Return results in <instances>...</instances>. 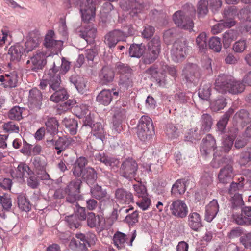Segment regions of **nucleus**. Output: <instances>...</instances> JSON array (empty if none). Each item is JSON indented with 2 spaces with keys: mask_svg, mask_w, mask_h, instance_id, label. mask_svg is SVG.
I'll return each mask as SVG.
<instances>
[{
  "mask_svg": "<svg viewBox=\"0 0 251 251\" xmlns=\"http://www.w3.org/2000/svg\"><path fill=\"white\" fill-rule=\"evenodd\" d=\"M70 69V62L64 57L56 55L52 57V66L48 75L49 87L54 92L50 97V100L55 102L63 101L68 99L66 90L61 85V75H65Z\"/></svg>",
  "mask_w": 251,
  "mask_h": 251,
  "instance_id": "1",
  "label": "nucleus"
},
{
  "mask_svg": "<svg viewBox=\"0 0 251 251\" xmlns=\"http://www.w3.org/2000/svg\"><path fill=\"white\" fill-rule=\"evenodd\" d=\"M215 89L223 94H237L244 91L245 86L240 81L236 80L232 76L222 74L215 79Z\"/></svg>",
  "mask_w": 251,
  "mask_h": 251,
  "instance_id": "2",
  "label": "nucleus"
},
{
  "mask_svg": "<svg viewBox=\"0 0 251 251\" xmlns=\"http://www.w3.org/2000/svg\"><path fill=\"white\" fill-rule=\"evenodd\" d=\"M153 133V127L151 119L147 116H142L137 126V133L139 139L144 142H148Z\"/></svg>",
  "mask_w": 251,
  "mask_h": 251,
  "instance_id": "3",
  "label": "nucleus"
},
{
  "mask_svg": "<svg viewBox=\"0 0 251 251\" xmlns=\"http://www.w3.org/2000/svg\"><path fill=\"white\" fill-rule=\"evenodd\" d=\"M173 20L175 25L179 28L192 31L194 26L192 15L182 10L176 11L172 16Z\"/></svg>",
  "mask_w": 251,
  "mask_h": 251,
  "instance_id": "4",
  "label": "nucleus"
},
{
  "mask_svg": "<svg viewBox=\"0 0 251 251\" xmlns=\"http://www.w3.org/2000/svg\"><path fill=\"white\" fill-rule=\"evenodd\" d=\"M138 169V165L136 161L132 158H128L123 161L121 164L119 174L121 176L131 180L135 179Z\"/></svg>",
  "mask_w": 251,
  "mask_h": 251,
  "instance_id": "5",
  "label": "nucleus"
},
{
  "mask_svg": "<svg viewBox=\"0 0 251 251\" xmlns=\"http://www.w3.org/2000/svg\"><path fill=\"white\" fill-rule=\"evenodd\" d=\"M188 50L187 42L186 39L181 38L176 40L171 50L172 59L176 62L181 61L186 55Z\"/></svg>",
  "mask_w": 251,
  "mask_h": 251,
  "instance_id": "6",
  "label": "nucleus"
},
{
  "mask_svg": "<svg viewBox=\"0 0 251 251\" xmlns=\"http://www.w3.org/2000/svg\"><path fill=\"white\" fill-rule=\"evenodd\" d=\"M160 52V41L157 37H154L148 43V50L144 56V62L150 64L153 62L158 57Z\"/></svg>",
  "mask_w": 251,
  "mask_h": 251,
  "instance_id": "7",
  "label": "nucleus"
},
{
  "mask_svg": "<svg viewBox=\"0 0 251 251\" xmlns=\"http://www.w3.org/2000/svg\"><path fill=\"white\" fill-rule=\"evenodd\" d=\"M136 237V230H134L131 234L127 235L117 231L113 236V242L118 249H122L125 248L126 246H132L133 242Z\"/></svg>",
  "mask_w": 251,
  "mask_h": 251,
  "instance_id": "8",
  "label": "nucleus"
},
{
  "mask_svg": "<svg viewBox=\"0 0 251 251\" xmlns=\"http://www.w3.org/2000/svg\"><path fill=\"white\" fill-rule=\"evenodd\" d=\"M43 100L42 93L37 88H33L29 91L28 105L31 110L38 111L41 109Z\"/></svg>",
  "mask_w": 251,
  "mask_h": 251,
  "instance_id": "9",
  "label": "nucleus"
},
{
  "mask_svg": "<svg viewBox=\"0 0 251 251\" xmlns=\"http://www.w3.org/2000/svg\"><path fill=\"white\" fill-rule=\"evenodd\" d=\"M100 0H86V4L80 5V12L82 20L88 22L92 20L95 16V6Z\"/></svg>",
  "mask_w": 251,
  "mask_h": 251,
  "instance_id": "10",
  "label": "nucleus"
},
{
  "mask_svg": "<svg viewBox=\"0 0 251 251\" xmlns=\"http://www.w3.org/2000/svg\"><path fill=\"white\" fill-rule=\"evenodd\" d=\"M81 181L79 179H75L71 181L65 189L67 196L66 201L70 203L76 202L80 193V186Z\"/></svg>",
  "mask_w": 251,
  "mask_h": 251,
  "instance_id": "11",
  "label": "nucleus"
},
{
  "mask_svg": "<svg viewBox=\"0 0 251 251\" xmlns=\"http://www.w3.org/2000/svg\"><path fill=\"white\" fill-rule=\"evenodd\" d=\"M167 206L169 207L172 215L179 218H185L188 212V207L183 201L177 200L172 201Z\"/></svg>",
  "mask_w": 251,
  "mask_h": 251,
  "instance_id": "12",
  "label": "nucleus"
},
{
  "mask_svg": "<svg viewBox=\"0 0 251 251\" xmlns=\"http://www.w3.org/2000/svg\"><path fill=\"white\" fill-rule=\"evenodd\" d=\"M182 75L187 82L196 84L200 76L199 68L196 64H187L183 70Z\"/></svg>",
  "mask_w": 251,
  "mask_h": 251,
  "instance_id": "13",
  "label": "nucleus"
},
{
  "mask_svg": "<svg viewBox=\"0 0 251 251\" xmlns=\"http://www.w3.org/2000/svg\"><path fill=\"white\" fill-rule=\"evenodd\" d=\"M46 54L42 51H37L35 54L30 58L26 64L33 71L41 70L46 64Z\"/></svg>",
  "mask_w": 251,
  "mask_h": 251,
  "instance_id": "14",
  "label": "nucleus"
},
{
  "mask_svg": "<svg viewBox=\"0 0 251 251\" xmlns=\"http://www.w3.org/2000/svg\"><path fill=\"white\" fill-rule=\"evenodd\" d=\"M216 148L215 140L211 135L208 134L202 139L200 151L202 155L206 156L213 151Z\"/></svg>",
  "mask_w": 251,
  "mask_h": 251,
  "instance_id": "15",
  "label": "nucleus"
},
{
  "mask_svg": "<svg viewBox=\"0 0 251 251\" xmlns=\"http://www.w3.org/2000/svg\"><path fill=\"white\" fill-rule=\"evenodd\" d=\"M124 38L125 34L123 32L120 30H114L105 35L104 42L111 48L115 47L119 41L123 40Z\"/></svg>",
  "mask_w": 251,
  "mask_h": 251,
  "instance_id": "16",
  "label": "nucleus"
},
{
  "mask_svg": "<svg viewBox=\"0 0 251 251\" xmlns=\"http://www.w3.org/2000/svg\"><path fill=\"white\" fill-rule=\"evenodd\" d=\"M237 14V10L233 6H230L224 9L223 12L224 19L222 21L225 23V25L226 28H230L235 25L236 22L234 18Z\"/></svg>",
  "mask_w": 251,
  "mask_h": 251,
  "instance_id": "17",
  "label": "nucleus"
},
{
  "mask_svg": "<svg viewBox=\"0 0 251 251\" xmlns=\"http://www.w3.org/2000/svg\"><path fill=\"white\" fill-rule=\"evenodd\" d=\"M79 35L86 41L91 42L96 37L97 30L93 25H88L77 29Z\"/></svg>",
  "mask_w": 251,
  "mask_h": 251,
  "instance_id": "18",
  "label": "nucleus"
},
{
  "mask_svg": "<svg viewBox=\"0 0 251 251\" xmlns=\"http://www.w3.org/2000/svg\"><path fill=\"white\" fill-rule=\"evenodd\" d=\"M234 175L232 165L228 164L221 169L218 175V179L221 183H227L232 179Z\"/></svg>",
  "mask_w": 251,
  "mask_h": 251,
  "instance_id": "19",
  "label": "nucleus"
},
{
  "mask_svg": "<svg viewBox=\"0 0 251 251\" xmlns=\"http://www.w3.org/2000/svg\"><path fill=\"white\" fill-rule=\"evenodd\" d=\"M237 133L238 129L232 127L229 129L228 133L225 135L222 142V148L226 152L228 151L231 149Z\"/></svg>",
  "mask_w": 251,
  "mask_h": 251,
  "instance_id": "20",
  "label": "nucleus"
},
{
  "mask_svg": "<svg viewBox=\"0 0 251 251\" xmlns=\"http://www.w3.org/2000/svg\"><path fill=\"white\" fill-rule=\"evenodd\" d=\"M33 174V172L30 169L29 166L23 163H20L17 168L11 172L12 176L14 178H23L24 176Z\"/></svg>",
  "mask_w": 251,
  "mask_h": 251,
  "instance_id": "21",
  "label": "nucleus"
},
{
  "mask_svg": "<svg viewBox=\"0 0 251 251\" xmlns=\"http://www.w3.org/2000/svg\"><path fill=\"white\" fill-rule=\"evenodd\" d=\"M113 111V127L117 132H119L121 128L120 124L122 121L126 117V111L125 109L121 107L115 108L114 109Z\"/></svg>",
  "mask_w": 251,
  "mask_h": 251,
  "instance_id": "22",
  "label": "nucleus"
},
{
  "mask_svg": "<svg viewBox=\"0 0 251 251\" xmlns=\"http://www.w3.org/2000/svg\"><path fill=\"white\" fill-rule=\"evenodd\" d=\"M0 81L2 83L5 88H13L17 86L18 75L16 71H13L5 75L0 76Z\"/></svg>",
  "mask_w": 251,
  "mask_h": 251,
  "instance_id": "23",
  "label": "nucleus"
},
{
  "mask_svg": "<svg viewBox=\"0 0 251 251\" xmlns=\"http://www.w3.org/2000/svg\"><path fill=\"white\" fill-rule=\"evenodd\" d=\"M115 195L117 201L121 204H129L133 200L132 194L124 189H117Z\"/></svg>",
  "mask_w": 251,
  "mask_h": 251,
  "instance_id": "24",
  "label": "nucleus"
},
{
  "mask_svg": "<svg viewBox=\"0 0 251 251\" xmlns=\"http://www.w3.org/2000/svg\"><path fill=\"white\" fill-rule=\"evenodd\" d=\"M188 225L193 230L198 231L202 226V220L199 213L190 212L188 216Z\"/></svg>",
  "mask_w": 251,
  "mask_h": 251,
  "instance_id": "25",
  "label": "nucleus"
},
{
  "mask_svg": "<svg viewBox=\"0 0 251 251\" xmlns=\"http://www.w3.org/2000/svg\"><path fill=\"white\" fill-rule=\"evenodd\" d=\"M219 208L217 200L211 201L206 207L205 220L208 222H211L218 212Z\"/></svg>",
  "mask_w": 251,
  "mask_h": 251,
  "instance_id": "26",
  "label": "nucleus"
},
{
  "mask_svg": "<svg viewBox=\"0 0 251 251\" xmlns=\"http://www.w3.org/2000/svg\"><path fill=\"white\" fill-rule=\"evenodd\" d=\"M90 192L93 197L97 200H100L101 202L103 201H110L111 200L110 196L107 193L106 191L98 185L92 187Z\"/></svg>",
  "mask_w": 251,
  "mask_h": 251,
  "instance_id": "27",
  "label": "nucleus"
},
{
  "mask_svg": "<svg viewBox=\"0 0 251 251\" xmlns=\"http://www.w3.org/2000/svg\"><path fill=\"white\" fill-rule=\"evenodd\" d=\"M117 92L103 90L97 97V101L104 105H109L112 101L113 96H118Z\"/></svg>",
  "mask_w": 251,
  "mask_h": 251,
  "instance_id": "28",
  "label": "nucleus"
},
{
  "mask_svg": "<svg viewBox=\"0 0 251 251\" xmlns=\"http://www.w3.org/2000/svg\"><path fill=\"white\" fill-rule=\"evenodd\" d=\"M74 142L75 140L72 138L65 136L59 137L54 144L55 149L57 150V154H60L63 150Z\"/></svg>",
  "mask_w": 251,
  "mask_h": 251,
  "instance_id": "29",
  "label": "nucleus"
},
{
  "mask_svg": "<svg viewBox=\"0 0 251 251\" xmlns=\"http://www.w3.org/2000/svg\"><path fill=\"white\" fill-rule=\"evenodd\" d=\"M54 35L53 31H49L45 37L44 44L48 48H53L55 50H59L62 46L63 42L61 40H55L53 38Z\"/></svg>",
  "mask_w": 251,
  "mask_h": 251,
  "instance_id": "30",
  "label": "nucleus"
},
{
  "mask_svg": "<svg viewBox=\"0 0 251 251\" xmlns=\"http://www.w3.org/2000/svg\"><path fill=\"white\" fill-rule=\"evenodd\" d=\"M24 53H26L24 48L19 44L12 46L8 50V54L12 61H19Z\"/></svg>",
  "mask_w": 251,
  "mask_h": 251,
  "instance_id": "31",
  "label": "nucleus"
},
{
  "mask_svg": "<svg viewBox=\"0 0 251 251\" xmlns=\"http://www.w3.org/2000/svg\"><path fill=\"white\" fill-rule=\"evenodd\" d=\"M98 160L104 163L107 166L110 167L111 169H115L117 168L119 161L118 159L115 157L106 155L104 153H100L96 155Z\"/></svg>",
  "mask_w": 251,
  "mask_h": 251,
  "instance_id": "32",
  "label": "nucleus"
},
{
  "mask_svg": "<svg viewBox=\"0 0 251 251\" xmlns=\"http://www.w3.org/2000/svg\"><path fill=\"white\" fill-rule=\"evenodd\" d=\"M87 161L85 157H80L78 158L74 164L72 169L73 175L76 177L80 176L83 174Z\"/></svg>",
  "mask_w": 251,
  "mask_h": 251,
  "instance_id": "33",
  "label": "nucleus"
},
{
  "mask_svg": "<svg viewBox=\"0 0 251 251\" xmlns=\"http://www.w3.org/2000/svg\"><path fill=\"white\" fill-rule=\"evenodd\" d=\"M69 80L79 93H84L86 87V81L84 78L78 75H72Z\"/></svg>",
  "mask_w": 251,
  "mask_h": 251,
  "instance_id": "34",
  "label": "nucleus"
},
{
  "mask_svg": "<svg viewBox=\"0 0 251 251\" xmlns=\"http://www.w3.org/2000/svg\"><path fill=\"white\" fill-rule=\"evenodd\" d=\"M213 124V119L208 114H203L201 117V126L200 132L203 134L205 132H209L211 129Z\"/></svg>",
  "mask_w": 251,
  "mask_h": 251,
  "instance_id": "35",
  "label": "nucleus"
},
{
  "mask_svg": "<svg viewBox=\"0 0 251 251\" xmlns=\"http://www.w3.org/2000/svg\"><path fill=\"white\" fill-rule=\"evenodd\" d=\"M114 76V72L108 67L102 68L99 75V77L104 84L111 82Z\"/></svg>",
  "mask_w": 251,
  "mask_h": 251,
  "instance_id": "36",
  "label": "nucleus"
},
{
  "mask_svg": "<svg viewBox=\"0 0 251 251\" xmlns=\"http://www.w3.org/2000/svg\"><path fill=\"white\" fill-rule=\"evenodd\" d=\"M47 131L50 134L55 135L58 132L59 124L54 117L48 118L45 122Z\"/></svg>",
  "mask_w": 251,
  "mask_h": 251,
  "instance_id": "37",
  "label": "nucleus"
},
{
  "mask_svg": "<svg viewBox=\"0 0 251 251\" xmlns=\"http://www.w3.org/2000/svg\"><path fill=\"white\" fill-rule=\"evenodd\" d=\"M186 181L184 179L177 180L173 185L171 190L172 195L175 197L183 194L186 191Z\"/></svg>",
  "mask_w": 251,
  "mask_h": 251,
  "instance_id": "38",
  "label": "nucleus"
},
{
  "mask_svg": "<svg viewBox=\"0 0 251 251\" xmlns=\"http://www.w3.org/2000/svg\"><path fill=\"white\" fill-rule=\"evenodd\" d=\"M238 34L236 31L230 30L226 31L223 34V43L224 47L228 48L232 42L237 39Z\"/></svg>",
  "mask_w": 251,
  "mask_h": 251,
  "instance_id": "39",
  "label": "nucleus"
},
{
  "mask_svg": "<svg viewBox=\"0 0 251 251\" xmlns=\"http://www.w3.org/2000/svg\"><path fill=\"white\" fill-rule=\"evenodd\" d=\"M234 112V109L230 108L227 112L223 116L221 119L217 123V126L218 130L222 133L228 122L229 118Z\"/></svg>",
  "mask_w": 251,
  "mask_h": 251,
  "instance_id": "40",
  "label": "nucleus"
},
{
  "mask_svg": "<svg viewBox=\"0 0 251 251\" xmlns=\"http://www.w3.org/2000/svg\"><path fill=\"white\" fill-rule=\"evenodd\" d=\"M232 212V217L233 219V221L235 222L237 224L239 225H251V220H249L247 218L245 215L242 212L241 213H239L237 211H235Z\"/></svg>",
  "mask_w": 251,
  "mask_h": 251,
  "instance_id": "41",
  "label": "nucleus"
},
{
  "mask_svg": "<svg viewBox=\"0 0 251 251\" xmlns=\"http://www.w3.org/2000/svg\"><path fill=\"white\" fill-rule=\"evenodd\" d=\"M83 176L87 184H92L97 180V174L93 168L88 167L84 170Z\"/></svg>",
  "mask_w": 251,
  "mask_h": 251,
  "instance_id": "42",
  "label": "nucleus"
},
{
  "mask_svg": "<svg viewBox=\"0 0 251 251\" xmlns=\"http://www.w3.org/2000/svg\"><path fill=\"white\" fill-rule=\"evenodd\" d=\"M231 206V209L232 212L237 211L238 209H241L244 202L241 194L235 193L232 197L230 201Z\"/></svg>",
  "mask_w": 251,
  "mask_h": 251,
  "instance_id": "43",
  "label": "nucleus"
},
{
  "mask_svg": "<svg viewBox=\"0 0 251 251\" xmlns=\"http://www.w3.org/2000/svg\"><path fill=\"white\" fill-rule=\"evenodd\" d=\"M145 50V47L142 44H132L129 48V53L132 57L140 58Z\"/></svg>",
  "mask_w": 251,
  "mask_h": 251,
  "instance_id": "44",
  "label": "nucleus"
},
{
  "mask_svg": "<svg viewBox=\"0 0 251 251\" xmlns=\"http://www.w3.org/2000/svg\"><path fill=\"white\" fill-rule=\"evenodd\" d=\"M227 104L226 99L220 96L214 100L210 104V108L214 111H218L223 109Z\"/></svg>",
  "mask_w": 251,
  "mask_h": 251,
  "instance_id": "45",
  "label": "nucleus"
},
{
  "mask_svg": "<svg viewBox=\"0 0 251 251\" xmlns=\"http://www.w3.org/2000/svg\"><path fill=\"white\" fill-rule=\"evenodd\" d=\"M62 123L71 134L75 135L76 133L77 122L76 120L74 119L65 118Z\"/></svg>",
  "mask_w": 251,
  "mask_h": 251,
  "instance_id": "46",
  "label": "nucleus"
},
{
  "mask_svg": "<svg viewBox=\"0 0 251 251\" xmlns=\"http://www.w3.org/2000/svg\"><path fill=\"white\" fill-rule=\"evenodd\" d=\"M92 133L96 138L100 139L102 141L105 138V133L101 124L97 123L94 124Z\"/></svg>",
  "mask_w": 251,
  "mask_h": 251,
  "instance_id": "47",
  "label": "nucleus"
},
{
  "mask_svg": "<svg viewBox=\"0 0 251 251\" xmlns=\"http://www.w3.org/2000/svg\"><path fill=\"white\" fill-rule=\"evenodd\" d=\"M233 118L238 123H245L251 121V115L247 111L241 110L235 114Z\"/></svg>",
  "mask_w": 251,
  "mask_h": 251,
  "instance_id": "48",
  "label": "nucleus"
},
{
  "mask_svg": "<svg viewBox=\"0 0 251 251\" xmlns=\"http://www.w3.org/2000/svg\"><path fill=\"white\" fill-rule=\"evenodd\" d=\"M206 35L204 32L200 33L196 38V42L199 51L204 52L207 49Z\"/></svg>",
  "mask_w": 251,
  "mask_h": 251,
  "instance_id": "49",
  "label": "nucleus"
},
{
  "mask_svg": "<svg viewBox=\"0 0 251 251\" xmlns=\"http://www.w3.org/2000/svg\"><path fill=\"white\" fill-rule=\"evenodd\" d=\"M69 247L74 251H86L87 250L84 242H81L79 240L75 239H71Z\"/></svg>",
  "mask_w": 251,
  "mask_h": 251,
  "instance_id": "50",
  "label": "nucleus"
},
{
  "mask_svg": "<svg viewBox=\"0 0 251 251\" xmlns=\"http://www.w3.org/2000/svg\"><path fill=\"white\" fill-rule=\"evenodd\" d=\"M39 42L40 40L39 38L37 37L29 38L25 44V48H24V49L25 52L28 53L32 51L38 46Z\"/></svg>",
  "mask_w": 251,
  "mask_h": 251,
  "instance_id": "51",
  "label": "nucleus"
},
{
  "mask_svg": "<svg viewBox=\"0 0 251 251\" xmlns=\"http://www.w3.org/2000/svg\"><path fill=\"white\" fill-rule=\"evenodd\" d=\"M18 204L20 209L22 211H28L31 208L29 201L24 195H20L18 198Z\"/></svg>",
  "mask_w": 251,
  "mask_h": 251,
  "instance_id": "52",
  "label": "nucleus"
},
{
  "mask_svg": "<svg viewBox=\"0 0 251 251\" xmlns=\"http://www.w3.org/2000/svg\"><path fill=\"white\" fill-rule=\"evenodd\" d=\"M208 2L207 0H201L197 4V13L199 17H203L208 11Z\"/></svg>",
  "mask_w": 251,
  "mask_h": 251,
  "instance_id": "53",
  "label": "nucleus"
},
{
  "mask_svg": "<svg viewBox=\"0 0 251 251\" xmlns=\"http://www.w3.org/2000/svg\"><path fill=\"white\" fill-rule=\"evenodd\" d=\"M209 47L213 51L219 52L221 51L222 44L221 39L218 37H212L209 41Z\"/></svg>",
  "mask_w": 251,
  "mask_h": 251,
  "instance_id": "54",
  "label": "nucleus"
},
{
  "mask_svg": "<svg viewBox=\"0 0 251 251\" xmlns=\"http://www.w3.org/2000/svg\"><path fill=\"white\" fill-rule=\"evenodd\" d=\"M23 109L19 106L13 107L9 112L8 117L10 119L20 120L22 118Z\"/></svg>",
  "mask_w": 251,
  "mask_h": 251,
  "instance_id": "55",
  "label": "nucleus"
},
{
  "mask_svg": "<svg viewBox=\"0 0 251 251\" xmlns=\"http://www.w3.org/2000/svg\"><path fill=\"white\" fill-rule=\"evenodd\" d=\"M2 128L5 132L9 133H18L19 131L18 125L12 121L4 123L2 125Z\"/></svg>",
  "mask_w": 251,
  "mask_h": 251,
  "instance_id": "56",
  "label": "nucleus"
},
{
  "mask_svg": "<svg viewBox=\"0 0 251 251\" xmlns=\"http://www.w3.org/2000/svg\"><path fill=\"white\" fill-rule=\"evenodd\" d=\"M0 203L5 210H9L12 206V201L9 195L7 194H0Z\"/></svg>",
  "mask_w": 251,
  "mask_h": 251,
  "instance_id": "57",
  "label": "nucleus"
},
{
  "mask_svg": "<svg viewBox=\"0 0 251 251\" xmlns=\"http://www.w3.org/2000/svg\"><path fill=\"white\" fill-rule=\"evenodd\" d=\"M132 80L131 77V74L121 75L120 76L119 84L121 87L124 88H127L132 85Z\"/></svg>",
  "mask_w": 251,
  "mask_h": 251,
  "instance_id": "58",
  "label": "nucleus"
},
{
  "mask_svg": "<svg viewBox=\"0 0 251 251\" xmlns=\"http://www.w3.org/2000/svg\"><path fill=\"white\" fill-rule=\"evenodd\" d=\"M165 132L166 135L170 139H174L178 136L177 128L173 124L167 125Z\"/></svg>",
  "mask_w": 251,
  "mask_h": 251,
  "instance_id": "59",
  "label": "nucleus"
},
{
  "mask_svg": "<svg viewBox=\"0 0 251 251\" xmlns=\"http://www.w3.org/2000/svg\"><path fill=\"white\" fill-rule=\"evenodd\" d=\"M247 48L246 40L244 39L239 40L234 43L233 46V50L237 53L243 52Z\"/></svg>",
  "mask_w": 251,
  "mask_h": 251,
  "instance_id": "60",
  "label": "nucleus"
},
{
  "mask_svg": "<svg viewBox=\"0 0 251 251\" xmlns=\"http://www.w3.org/2000/svg\"><path fill=\"white\" fill-rule=\"evenodd\" d=\"M100 220V217H97L93 212L89 213L87 216V225L88 226L92 228L96 226L99 225Z\"/></svg>",
  "mask_w": 251,
  "mask_h": 251,
  "instance_id": "61",
  "label": "nucleus"
},
{
  "mask_svg": "<svg viewBox=\"0 0 251 251\" xmlns=\"http://www.w3.org/2000/svg\"><path fill=\"white\" fill-rule=\"evenodd\" d=\"M65 221L71 228H77L80 225L76 215H71L65 217Z\"/></svg>",
  "mask_w": 251,
  "mask_h": 251,
  "instance_id": "62",
  "label": "nucleus"
},
{
  "mask_svg": "<svg viewBox=\"0 0 251 251\" xmlns=\"http://www.w3.org/2000/svg\"><path fill=\"white\" fill-rule=\"evenodd\" d=\"M211 95L210 87L206 85L199 89L198 95L200 98L203 100H208Z\"/></svg>",
  "mask_w": 251,
  "mask_h": 251,
  "instance_id": "63",
  "label": "nucleus"
},
{
  "mask_svg": "<svg viewBox=\"0 0 251 251\" xmlns=\"http://www.w3.org/2000/svg\"><path fill=\"white\" fill-rule=\"evenodd\" d=\"M33 164L38 172H42L46 170L47 163L44 159L37 157L34 159Z\"/></svg>",
  "mask_w": 251,
  "mask_h": 251,
  "instance_id": "64",
  "label": "nucleus"
}]
</instances>
